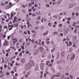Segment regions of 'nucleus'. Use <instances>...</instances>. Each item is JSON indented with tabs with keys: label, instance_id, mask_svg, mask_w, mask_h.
<instances>
[{
	"label": "nucleus",
	"instance_id": "1",
	"mask_svg": "<svg viewBox=\"0 0 79 79\" xmlns=\"http://www.w3.org/2000/svg\"><path fill=\"white\" fill-rule=\"evenodd\" d=\"M35 61L33 60H30L28 64H26L25 68L26 70H29L31 69V66H34L35 65Z\"/></svg>",
	"mask_w": 79,
	"mask_h": 79
},
{
	"label": "nucleus",
	"instance_id": "2",
	"mask_svg": "<svg viewBox=\"0 0 79 79\" xmlns=\"http://www.w3.org/2000/svg\"><path fill=\"white\" fill-rule=\"evenodd\" d=\"M44 64L43 63H41L40 64V68L42 71L44 70Z\"/></svg>",
	"mask_w": 79,
	"mask_h": 79
},
{
	"label": "nucleus",
	"instance_id": "3",
	"mask_svg": "<svg viewBox=\"0 0 79 79\" xmlns=\"http://www.w3.org/2000/svg\"><path fill=\"white\" fill-rule=\"evenodd\" d=\"M61 74V73H57V75H54L52 76V77H51V79H53V78L54 77H58L60 76V75Z\"/></svg>",
	"mask_w": 79,
	"mask_h": 79
},
{
	"label": "nucleus",
	"instance_id": "4",
	"mask_svg": "<svg viewBox=\"0 0 79 79\" xmlns=\"http://www.w3.org/2000/svg\"><path fill=\"white\" fill-rule=\"evenodd\" d=\"M75 54L73 53L72 57L70 59L71 60H74V58H75Z\"/></svg>",
	"mask_w": 79,
	"mask_h": 79
},
{
	"label": "nucleus",
	"instance_id": "5",
	"mask_svg": "<svg viewBox=\"0 0 79 79\" xmlns=\"http://www.w3.org/2000/svg\"><path fill=\"white\" fill-rule=\"evenodd\" d=\"M76 5V4L73 3V4H71L69 6V8H72L73 7V5Z\"/></svg>",
	"mask_w": 79,
	"mask_h": 79
},
{
	"label": "nucleus",
	"instance_id": "6",
	"mask_svg": "<svg viewBox=\"0 0 79 79\" xmlns=\"http://www.w3.org/2000/svg\"><path fill=\"white\" fill-rule=\"evenodd\" d=\"M38 54V50H36L34 52V55H37Z\"/></svg>",
	"mask_w": 79,
	"mask_h": 79
},
{
	"label": "nucleus",
	"instance_id": "7",
	"mask_svg": "<svg viewBox=\"0 0 79 79\" xmlns=\"http://www.w3.org/2000/svg\"><path fill=\"white\" fill-rule=\"evenodd\" d=\"M39 50L41 51V52H42L43 50H44V49L43 47H40L39 48Z\"/></svg>",
	"mask_w": 79,
	"mask_h": 79
},
{
	"label": "nucleus",
	"instance_id": "8",
	"mask_svg": "<svg viewBox=\"0 0 79 79\" xmlns=\"http://www.w3.org/2000/svg\"><path fill=\"white\" fill-rule=\"evenodd\" d=\"M48 34V31H47L46 32V33H44L43 35V36H45V35H47Z\"/></svg>",
	"mask_w": 79,
	"mask_h": 79
},
{
	"label": "nucleus",
	"instance_id": "9",
	"mask_svg": "<svg viewBox=\"0 0 79 79\" xmlns=\"http://www.w3.org/2000/svg\"><path fill=\"white\" fill-rule=\"evenodd\" d=\"M21 61L22 63H24L25 62V59L23 58L21 59Z\"/></svg>",
	"mask_w": 79,
	"mask_h": 79
},
{
	"label": "nucleus",
	"instance_id": "10",
	"mask_svg": "<svg viewBox=\"0 0 79 79\" xmlns=\"http://www.w3.org/2000/svg\"><path fill=\"white\" fill-rule=\"evenodd\" d=\"M61 55L62 57H64V52L63 51L61 52Z\"/></svg>",
	"mask_w": 79,
	"mask_h": 79
},
{
	"label": "nucleus",
	"instance_id": "11",
	"mask_svg": "<svg viewBox=\"0 0 79 79\" xmlns=\"http://www.w3.org/2000/svg\"><path fill=\"white\" fill-rule=\"evenodd\" d=\"M10 48H12V49H13V50H14V51H16V48H15V47H14V46H11L10 47Z\"/></svg>",
	"mask_w": 79,
	"mask_h": 79
},
{
	"label": "nucleus",
	"instance_id": "12",
	"mask_svg": "<svg viewBox=\"0 0 79 79\" xmlns=\"http://www.w3.org/2000/svg\"><path fill=\"white\" fill-rule=\"evenodd\" d=\"M53 35H58V33L57 31H54L53 32Z\"/></svg>",
	"mask_w": 79,
	"mask_h": 79
},
{
	"label": "nucleus",
	"instance_id": "13",
	"mask_svg": "<svg viewBox=\"0 0 79 79\" xmlns=\"http://www.w3.org/2000/svg\"><path fill=\"white\" fill-rule=\"evenodd\" d=\"M38 65L37 64L36 66V67H35V71H38Z\"/></svg>",
	"mask_w": 79,
	"mask_h": 79
},
{
	"label": "nucleus",
	"instance_id": "14",
	"mask_svg": "<svg viewBox=\"0 0 79 79\" xmlns=\"http://www.w3.org/2000/svg\"><path fill=\"white\" fill-rule=\"evenodd\" d=\"M13 15H13V13H11V14L10 20H12V18H13Z\"/></svg>",
	"mask_w": 79,
	"mask_h": 79
},
{
	"label": "nucleus",
	"instance_id": "15",
	"mask_svg": "<svg viewBox=\"0 0 79 79\" xmlns=\"http://www.w3.org/2000/svg\"><path fill=\"white\" fill-rule=\"evenodd\" d=\"M11 27V28H13V26L12 25H10L9 24H8V28H9V27Z\"/></svg>",
	"mask_w": 79,
	"mask_h": 79
},
{
	"label": "nucleus",
	"instance_id": "16",
	"mask_svg": "<svg viewBox=\"0 0 79 79\" xmlns=\"http://www.w3.org/2000/svg\"><path fill=\"white\" fill-rule=\"evenodd\" d=\"M4 46H5V45H8V43H7V41L5 40L4 42Z\"/></svg>",
	"mask_w": 79,
	"mask_h": 79
},
{
	"label": "nucleus",
	"instance_id": "17",
	"mask_svg": "<svg viewBox=\"0 0 79 79\" xmlns=\"http://www.w3.org/2000/svg\"><path fill=\"white\" fill-rule=\"evenodd\" d=\"M48 25L49 27H52V23H49L48 24Z\"/></svg>",
	"mask_w": 79,
	"mask_h": 79
},
{
	"label": "nucleus",
	"instance_id": "18",
	"mask_svg": "<svg viewBox=\"0 0 79 79\" xmlns=\"http://www.w3.org/2000/svg\"><path fill=\"white\" fill-rule=\"evenodd\" d=\"M50 62V61H47L46 63V65L47 66H48V64H49Z\"/></svg>",
	"mask_w": 79,
	"mask_h": 79
},
{
	"label": "nucleus",
	"instance_id": "19",
	"mask_svg": "<svg viewBox=\"0 0 79 79\" xmlns=\"http://www.w3.org/2000/svg\"><path fill=\"white\" fill-rule=\"evenodd\" d=\"M23 42V38H21L19 40V42L20 43H21V42Z\"/></svg>",
	"mask_w": 79,
	"mask_h": 79
},
{
	"label": "nucleus",
	"instance_id": "20",
	"mask_svg": "<svg viewBox=\"0 0 79 79\" xmlns=\"http://www.w3.org/2000/svg\"><path fill=\"white\" fill-rule=\"evenodd\" d=\"M1 6H5V4L4 3H2V2L1 3Z\"/></svg>",
	"mask_w": 79,
	"mask_h": 79
},
{
	"label": "nucleus",
	"instance_id": "21",
	"mask_svg": "<svg viewBox=\"0 0 79 79\" xmlns=\"http://www.w3.org/2000/svg\"><path fill=\"white\" fill-rule=\"evenodd\" d=\"M2 25H0V32H1L2 31Z\"/></svg>",
	"mask_w": 79,
	"mask_h": 79
},
{
	"label": "nucleus",
	"instance_id": "22",
	"mask_svg": "<svg viewBox=\"0 0 79 79\" xmlns=\"http://www.w3.org/2000/svg\"><path fill=\"white\" fill-rule=\"evenodd\" d=\"M73 47H75V48H76L77 47V46L76 45V44H73Z\"/></svg>",
	"mask_w": 79,
	"mask_h": 79
},
{
	"label": "nucleus",
	"instance_id": "23",
	"mask_svg": "<svg viewBox=\"0 0 79 79\" xmlns=\"http://www.w3.org/2000/svg\"><path fill=\"white\" fill-rule=\"evenodd\" d=\"M50 39L49 38H47L45 40L46 41V42H47V41H48V40H50Z\"/></svg>",
	"mask_w": 79,
	"mask_h": 79
},
{
	"label": "nucleus",
	"instance_id": "24",
	"mask_svg": "<svg viewBox=\"0 0 79 79\" xmlns=\"http://www.w3.org/2000/svg\"><path fill=\"white\" fill-rule=\"evenodd\" d=\"M14 70L15 72H16V67H15L14 68Z\"/></svg>",
	"mask_w": 79,
	"mask_h": 79
},
{
	"label": "nucleus",
	"instance_id": "25",
	"mask_svg": "<svg viewBox=\"0 0 79 79\" xmlns=\"http://www.w3.org/2000/svg\"><path fill=\"white\" fill-rule=\"evenodd\" d=\"M67 20H68L69 21H71V18L69 17L68 18H67Z\"/></svg>",
	"mask_w": 79,
	"mask_h": 79
},
{
	"label": "nucleus",
	"instance_id": "26",
	"mask_svg": "<svg viewBox=\"0 0 79 79\" xmlns=\"http://www.w3.org/2000/svg\"><path fill=\"white\" fill-rule=\"evenodd\" d=\"M10 73L8 72H6V76L10 75Z\"/></svg>",
	"mask_w": 79,
	"mask_h": 79
},
{
	"label": "nucleus",
	"instance_id": "27",
	"mask_svg": "<svg viewBox=\"0 0 79 79\" xmlns=\"http://www.w3.org/2000/svg\"><path fill=\"white\" fill-rule=\"evenodd\" d=\"M14 25L15 26V27H18V24H17L16 23Z\"/></svg>",
	"mask_w": 79,
	"mask_h": 79
},
{
	"label": "nucleus",
	"instance_id": "28",
	"mask_svg": "<svg viewBox=\"0 0 79 79\" xmlns=\"http://www.w3.org/2000/svg\"><path fill=\"white\" fill-rule=\"evenodd\" d=\"M40 16H38V18H37V19L38 20H39V19H40Z\"/></svg>",
	"mask_w": 79,
	"mask_h": 79
},
{
	"label": "nucleus",
	"instance_id": "29",
	"mask_svg": "<svg viewBox=\"0 0 79 79\" xmlns=\"http://www.w3.org/2000/svg\"><path fill=\"white\" fill-rule=\"evenodd\" d=\"M77 29H75L74 30V33L76 34V32H77Z\"/></svg>",
	"mask_w": 79,
	"mask_h": 79
},
{
	"label": "nucleus",
	"instance_id": "30",
	"mask_svg": "<svg viewBox=\"0 0 79 79\" xmlns=\"http://www.w3.org/2000/svg\"><path fill=\"white\" fill-rule=\"evenodd\" d=\"M21 48L22 50H24V47L23 46H22Z\"/></svg>",
	"mask_w": 79,
	"mask_h": 79
},
{
	"label": "nucleus",
	"instance_id": "31",
	"mask_svg": "<svg viewBox=\"0 0 79 79\" xmlns=\"http://www.w3.org/2000/svg\"><path fill=\"white\" fill-rule=\"evenodd\" d=\"M48 66H49V67H52V66H53V65H52V64H49Z\"/></svg>",
	"mask_w": 79,
	"mask_h": 79
},
{
	"label": "nucleus",
	"instance_id": "32",
	"mask_svg": "<svg viewBox=\"0 0 79 79\" xmlns=\"http://www.w3.org/2000/svg\"><path fill=\"white\" fill-rule=\"evenodd\" d=\"M53 18H57V16L56 15H54L53 16Z\"/></svg>",
	"mask_w": 79,
	"mask_h": 79
},
{
	"label": "nucleus",
	"instance_id": "33",
	"mask_svg": "<svg viewBox=\"0 0 79 79\" xmlns=\"http://www.w3.org/2000/svg\"><path fill=\"white\" fill-rule=\"evenodd\" d=\"M32 16H35H35H36V14H35L34 13H33L32 15Z\"/></svg>",
	"mask_w": 79,
	"mask_h": 79
},
{
	"label": "nucleus",
	"instance_id": "34",
	"mask_svg": "<svg viewBox=\"0 0 79 79\" xmlns=\"http://www.w3.org/2000/svg\"><path fill=\"white\" fill-rule=\"evenodd\" d=\"M50 41H46V44H47L48 45V44H50Z\"/></svg>",
	"mask_w": 79,
	"mask_h": 79
},
{
	"label": "nucleus",
	"instance_id": "35",
	"mask_svg": "<svg viewBox=\"0 0 79 79\" xmlns=\"http://www.w3.org/2000/svg\"><path fill=\"white\" fill-rule=\"evenodd\" d=\"M15 66H19V64H18L17 62H16Z\"/></svg>",
	"mask_w": 79,
	"mask_h": 79
},
{
	"label": "nucleus",
	"instance_id": "36",
	"mask_svg": "<svg viewBox=\"0 0 79 79\" xmlns=\"http://www.w3.org/2000/svg\"><path fill=\"white\" fill-rule=\"evenodd\" d=\"M73 24H72V26H75V25H76V22H73Z\"/></svg>",
	"mask_w": 79,
	"mask_h": 79
},
{
	"label": "nucleus",
	"instance_id": "37",
	"mask_svg": "<svg viewBox=\"0 0 79 79\" xmlns=\"http://www.w3.org/2000/svg\"><path fill=\"white\" fill-rule=\"evenodd\" d=\"M22 12H23V13H26V11H25V10L24 9H22Z\"/></svg>",
	"mask_w": 79,
	"mask_h": 79
},
{
	"label": "nucleus",
	"instance_id": "38",
	"mask_svg": "<svg viewBox=\"0 0 79 79\" xmlns=\"http://www.w3.org/2000/svg\"><path fill=\"white\" fill-rule=\"evenodd\" d=\"M4 68H7V65H6V64L4 65Z\"/></svg>",
	"mask_w": 79,
	"mask_h": 79
},
{
	"label": "nucleus",
	"instance_id": "39",
	"mask_svg": "<svg viewBox=\"0 0 79 79\" xmlns=\"http://www.w3.org/2000/svg\"><path fill=\"white\" fill-rule=\"evenodd\" d=\"M15 40V42H17L18 41L17 39L16 38H15L13 39V40Z\"/></svg>",
	"mask_w": 79,
	"mask_h": 79
},
{
	"label": "nucleus",
	"instance_id": "40",
	"mask_svg": "<svg viewBox=\"0 0 79 79\" xmlns=\"http://www.w3.org/2000/svg\"><path fill=\"white\" fill-rule=\"evenodd\" d=\"M34 28L35 29H36V30H38V29H39V27H35Z\"/></svg>",
	"mask_w": 79,
	"mask_h": 79
},
{
	"label": "nucleus",
	"instance_id": "41",
	"mask_svg": "<svg viewBox=\"0 0 79 79\" xmlns=\"http://www.w3.org/2000/svg\"><path fill=\"white\" fill-rule=\"evenodd\" d=\"M63 26V25L61 24H59V27H61Z\"/></svg>",
	"mask_w": 79,
	"mask_h": 79
},
{
	"label": "nucleus",
	"instance_id": "42",
	"mask_svg": "<svg viewBox=\"0 0 79 79\" xmlns=\"http://www.w3.org/2000/svg\"><path fill=\"white\" fill-rule=\"evenodd\" d=\"M69 52H71V51H72V48H70L69 49Z\"/></svg>",
	"mask_w": 79,
	"mask_h": 79
},
{
	"label": "nucleus",
	"instance_id": "43",
	"mask_svg": "<svg viewBox=\"0 0 79 79\" xmlns=\"http://www.w3.org/2000/svg\"><path fill=\"white\" fill-rule=\"evenodd\" d=\"M51 69L52 70V71L53 72V73H55V70L53 68H51Z\"/></svg>",
	"mask_w": 79,
	"mask_h": 79
},
{
	"label": "nucleus",
	"instance_id": "44",
	"mask_svg": "<svg viewBox=\"0 0 79 79\" xmlns=\"http://www.w3.org/2000/svg\"><path fill=\"white\" fill-rule=\"evenodd\" d=\"M39 21H36L35 22V24H39Z\"/></svg>",
	"mask_w": 79,
	"mask_h": 79
},
{
	"label": "nucleus",
	"instance_id": "45",
	"mask_svg": "<svg viewBox=\"0 0 79 79\" xmlns=\"http://www.w3.org/2000/svg\"><path fill=\"white\" fill-rule=\"evenodd\" d=\"M17 21V20H15V19H14V20H13V23H15V22H16Z\"/></svg>",
	"mask_w": 79,
	"mask_h": 79
},
{
	"label": "nucleus",
	"instance_id": "46",
	"mask_svg": "<svg viewBox=\"0 0 79 79\" xmlns=\"http://www.w3.org/2000/svg\"><path fill=\"white\" fill-rule=\"evenodd\" d=\"M27 34H28L30 35L31 34V32H30V31L28 30L27 31Z\"/></svg>",
	"mask_w": 79,
	"mask_h": 79
},
{
	"label": "nucleus",
	"instance_id": "47",
	"mask_svg": "<svg viewBox=\"0 0 79 79\" xmlns=\"http://www.w3.org/2000/svg\"><path fill=\"white\" fill-rule=\"evenodd\" d=\"M60 35L61 37H63V33H61L60 34Z\"/></svg>",
	"mask_w": 79,
	"mask_h": 79
},
{
	"label": "nucleus",
	"instance_id": "48",
	"mask_svg": "<svg viewBox=\"0 0 79 79\" xmlns=\"http://www.w3.org/2000/svg\"><path fill=\"white\" fill-rule=\"evenodd\" d=\"M35 34H36V33H35L33 35V37H35Z\"/></svg>",
	"mask_w": 79,
	"mask_h": 79
},
{
	"label": "nucleus",
	"instance_id": "49",
	"mask_svg": "<svg viewBox=\"0 0 79 79\" xmlns=\"http://www.w3.org/2000/svg\"><path fill=\"white\" fill-rule=\"evenodd\" d=\"M28 11H29V12H31L32 11V9H28Z\"/></svg>",
	"mask_w": 79,
	"mask_h": 79
},
{
	"label": "nucleus",
	"instance_id": "50",
	"mask_svg": "<svg viewBox=\"0 0 79 79\" xmlns=\"http://www.w3.org/2000/svg\"><path fill=\"white\" fill-rule=\"evenodd\" d=\"M42 58H44V57H45V55H42Z\"/></svg>",
	"mask_w": 79,
	"mask_h": 79
},
{
	"label": "nucleus",
	"instance_id": "51",
	"mask_svg": "<svg viewBox=\"0 0 79 79\" xmlns=\"http://www.w3.org/2000/svg\"><path fill=\"white\" fill-rule=\"evenodd\" d=\"M35 7H37V6H38V5L37 4H35Z\"/></svg>",
	"mask_w": 79,
	"mask_h": 79
},
{
	"label": "nucleus",
	"instance_id": "52",
	"mask_svg": "<svg viewBox=\"0 0 79 79\" xmlns=\"http://www.w3.org/2000/svg\"><path fill=\"white\" fill-rule=\"evenodd\" d=\"M69 45H72V43L71 42V41L69 42Z\"/></svg>",
	"mask_w": 79,
	"mask_h": 79
},
{
	"label": "nucleus",
	"instance_id": "53",
	"mask_svg": "<svg viewBox=\"0 0 79 79\" xmlns=\"http://www.w3.org/2000/svg\"><path fill=\"white\" fill-rule=\"evenodd\" d=\"M27 24L28 25H29V24H30V23L28 21H27Z\"/></svg>",
	"mask_w": 79,
	"mask_h": 79
},
{
	"label": "nucleus",
	"instance_id": "54",
	"mask_svg": "<svg viewBox=\"0 0 79 79\" xmlns=\"http://www.w3.org/2000/svg\"><path fill=\"white\" fill-rule=\"evenodd\" d=\"M6 56H9V54L8 53H7L6 55Z\"/></svg>",
	"mask_w": 79,
	"mask_h": 79
},
{
	"label": "nucleus",
	"instance_id": "55",
	"mask_svg": "<svg viewBox=\"0 0 79 79\" xmlns=\"http://www.w3.org/2000/svg\"><path fill=\"white\" fill-rule=\"evenodd\" d=\"M9 5L10 6H12V3H11V2H10Z\"/></svg>",
	"mask_w": 79,
	"mask_h": 79
},
{
	"label": "nucleus",
	"instance_id": "56",
	"mask_svg": "<svg viewBox=\"0 0 79 79\" xmlns=\"http://www.w3.org/2000/svg\"><path fill=\"white\" fill-rule=\"evenodd\" d=\"M4 29H7V26H5L4 27Z\"/></svg>",
	"mask_w": 79,
	"mask_h": 79
},
{
	"label": "nucleus",
	"instance_id": "57",
	"mask_svg": "<svg viewBox=\"0 0 79 79\" xmlns=\"http://www.w3.org/2000/svg\"><path fill=\"white\" fill-rule=\"evenodd\" d=\"M10 38V36H8L7 37V39L8 40H9Z\"/></svg>",
	"mask_w": 79,
	"mask_h": 79
},
{
	"label": "nucleus",
	"instance_id": "58",
	"mask_svg": "<svg viewBox=\"0 0 79 79\" xmlns=\"http://www.w3.org/2000/svg\"><path fill=\"white\" fill-rule=\"evenodd\" d=\"M66 39H67V40L68 41L69 39V38H68V37L67 36L66 37Z\"/></svg>",
	"mask_w": 79,
	"mask_h": 79
},
{
	"label": "nucleus",
	"instance_id": "59",
	"mask_svg": "<svg viewBox=\"0 0 79 79\" xmlns=\"http://www.w3.org/2000/svg\"><path fill=\"white\" fill-rule=\"evenodd\" d=\"M58 32H62L63 31L61 30V29H59L58 30Z\"/></svg>",
	"mask_w": 79,
	"mask_h": 79
},
{
	"label": "nucleus",
	"instance_id": "60",
	"mask_svg": "<svg viewBox=\"0 0 79 79\" xmlns=\"http://www.w3.org/2000/svg\"><path fill=\"white\" fill-rule=\"evenodd\" d=\"M42 45H44V41H42Z\"/></svg>",
	"mask_w": 79,
	"mask_h": 79
},
{
	"label": "nucleus",
	"instance_id": "61",
	"mask_svg": "<svg viewBox=\"0 0 79 79\" xmlns=\"http://www.w3.org/2000/svg\"><path fill=\"white\" fill-rule=\"evenodd\" d=\"M28 6H29V7H31V3L29 4Z\"/></svg>",
	"mask_w": 79,
	"mask_h": 79
},
{
	"label": "nucleus",
	"instance_id": "62",
	"mask_svg": "<svg viewBox=\"0 0 79 79\" xmlns=\"http://www.w3.org/2000/svg\"><path fill=\"white\" fill-rule=\"evenodd\" d=\"M26 54H27L29 53V51H26Z\"/></svg>",
	"mask_w": 79,
	"mask_h": 79
},
{
	"label": "nucleus",
	"instance_id": "63",
	"mask_svg": "<svg viewBox=\"0 0 79 79\" xmlns=\"http://www.w3.org/2000/svg\"><path fill=\"white\" fill-rule=\"evenodd\" d=\"M13 79H16V77L15 76H14L13 77Z\"/></svg>",
	"mask_w": 79,
	"mask_h": 79
},
{
	"label": "nucleus",
	"instance_id": "64",
	"mask_svg": "<svg viewBox=\"0 0 79 79\" xmlns=\"http://www.w3.org/2000/svg\"><path fill=\"white\" fill-rule=\"evenodd\" d=\"M56 58L57 59H58V58H59V55H58L56 57Z\"/></svg>",
	"mask_w": 79,
	"mask_h": 79
}]
</instances>
